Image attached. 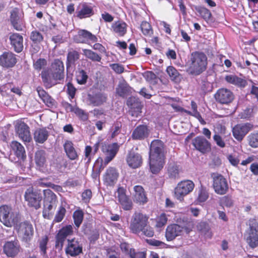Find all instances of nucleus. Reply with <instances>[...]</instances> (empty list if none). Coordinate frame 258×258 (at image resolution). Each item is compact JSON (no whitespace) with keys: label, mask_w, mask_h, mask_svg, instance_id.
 <instances>
[{"label":"nucleus","mask_w":258,"mask_h":258,"mask_svg":"<svg viewBox=\"0 0 258 258\" xmlns=\"http://www.w3.org/2000/svg\"><path fill=\"white\" fill-rule=\"evenodd\" d=\"M207 64V57L204 53L193 52L186 63V72L191 75H199L206 70Z\"/></svg>","instance_id":"7ed1b4c3"},{"label":"nucleus","mask_w":258,"mask_h":258,"mask_svg":"<svg viewBox=\"0 0 258 258\" xmlns=\"http://www.w3.org/2000/svg\"><path fill=\"white\" fill-rule=\"evenodd\" d=\"M30 39L34 43H40L43 40V37L40 32L33 31L31 32Z\"/></svg>","instance_id":"603ef678"},{"label":"nucleus","mask_w":258,"mask_h":258,"mask_svg":"<svg viewBox=\"0 0 258 258\" xmlns=\"http://www.w3.org/2000/svg\"><path fill=\"white\" fill-rule=\"evenodd\" d=\"M82 200L85 202L88 203L92 197V191L90 189L85 190L82 195Z\"/></svg>","instance_id":"774afa93"},{"label":"nucleus","mask_w":258,"mask_h":258,"mask_svg":"<svg viewBox=\"0 0 258 258\" xmlns=\"http://www.w3.org/2000/svg\"><path fill=\"white\" fill-rule=\"evenodd\" d=\"M195 187L194 183L190 180H183L178 183L175 188V198L179 201L183 200V198L191 192Z\"/></svg>","instance_id":"1a4fd4ad"},{"label":"nucleus","mask_w":258,"mask_h":258,"mask_svg":"<svg viewBox=\"0 0 258 258\" xmlns=\"http://www.w3.org/2000/svg\"><path fill=\"white\" fill-rule=\"evenodd\" d=\"M148 217L141 213H136L131 221L130 228L134 233H139L146 227Z\"/></svg>","instance_id":"9d476101"},{"label":"nucleus","mask_w":258,"mask_h":258,"mask_svg":"<svg viewBox=\"0 0 258 258\" xmlns=\"http://www.w3.org/2000/svg\"><path fill=\"white\" fill-rule=\"evenodd\" d=\"M221 205L227 207H231L233 205V201L232 198L229 196H224L220 199Z\"/></svg>","instance_id":"13d9d810"},{"label":"nucleus","mask_w":258,"mask_h":258,"mask_svg":"<svg viewBox=\"0 0 258 258\" xmlns=\"http://www.w3.org/2000/svg\"><path fill=\"white\" fill-rule=\"evenodd\" d=\"M66 213V209L63 207L62 206H60L59 208L58 211L57 212L54 220L53 222L55 223H58L61 222L62 219H63L65 214Z\"/></svg>","instance_id":"3c124183"},{"label":"nucleus","mask_w":258,"mask_h":258,"mask_svg":"<svg viewBox=\"0 0 258 258\" xmlns=\"http://www.w3.org/2000/svg\"><path fill=\"white\" fill-rule=\"evenodd\" d=\"M44 86L48 88L60 83L64 78V66L62 61L57 59L52 63L51 68L41 73Z\"/></svg>","instance_id":"f257e3e1"},{"label":"nucleus","mask_w":258,"mask_h":258,"mask_svg":"<svg viewBox=\"0 0 258 258\" xmlns=\"http://www.w3.org/2000/svg\"><path fill=\"white\" fill-rule=\"evenodd\" d=\"M98 164L99 160H98L94 166L92 173L91 175L92 177L95 180L98 178L102 167V165H100L99 167H98Z\"/></svg>","instance_id":"bf43d9fd"},{"label":"nucleus","mask_w":258,"mask_h":258,"mask_svg":"<svg viewBox=\"0 0 258 258\" xmlns=\"http://www.w3.org/2000/svg\"><path fill=\"white\" fill-rule=\"evenodd\" d=\"M109 67L117 74H121L124 72L123 66L119 63H111Z\"/></svg>","instance_id":"680f3d73"},{"label":"nucleus","mask_w":258,"mask_h":258,"mask_svg":"<svg viewBox=\"0 0 258 258\" xmlns=\"http://www.w3.org/2000/svg\"><path fill=\"white\" fill-rule=\"evenodd\" d=\"M253 125L250 123H239L232 129L233 137L238 141H241L245 135L253 128Z\"/></svg>","instance_id":"9b49d317"},{"label":"nucleus","mask_w":258,"mask_h":258,"mask_svg":"<svg viewBox=\"0 0 258 258\" xmlns=\"http://www.w3.org/2000/svg\"><path fill=\"white\" fill-rule=\"evenodd\" d=\"M129 255L131 258H146V253L144 252H136L134 249H130Z\"/></svg>","instance_id":"052dcab7"},{"label":"nucleus","mask_w":258,"mask_h":258,"mask_svg":"<svg viewBox=\"0 0 258 258\" xmlns=\"http://www.w3.org/2000/svg\"><path fill=\"white\" fill-rule=\"evenodd\" d=\"M48 136L49 133L46 128H38L34 132V139L36 143L43 144L47 140Z\"/></svg>","instance_id":"c85d7f7f"},{"label":"nucleus","mask_w":258,"mask_h":258,"mask_svg":"<svg viewBox=\"0 0 258 258\" xmlns=\"http://www.w3.org/2000/svg\"><path fill=\"white\" fill-rule=\"evenodd\" d=\"M74 40L78 43H88L90 42H97V38L90 32L82 30L74 36Z\"/></svg>","instance_id":"5701e85b"},{"label":"nucleus","mask_w":258,"mask_h":258,"mask_svg":"<svg viewBox=\"0 0 258 258\" xmlns=\"http://www.w3.org/2000/svg\"><path fill=\"white\" fill-rule=\"evenodd\" d=\"M82 252V246L75 239H68V245L66 248V253L68 255L76 256Z\"/></svg>","instance_id":"6ab92c4d"},{"label":"nucleus","mask_w":258,"mask_h":258,"mask_svg":"<svg viewBox=\"0 0 258 258\" xmlns=\"http://www.w3.org/2000/svg\"><path fill=\"white\" fill-rule=\"evenodd\" d=\"M117 199L124 210H130L133 207L132 200L126 195V190L122 187H119L117 189Z\"/></svg>","instance_id":"aec40b11"},{"label":"nucleus","mask_w":258,"mask_h":258,"mask_svg":"<svg viewBox=\"0 0 258 258\" xmlns=\"http://www.w3.org/2000/svg\"><path fill=\"white\" fill-rule=\"evenodd\" d=\"M15 131L17 135L23 142H30L31 140V136L29 130V127L25 122L18 120L15 125Z\"/></svg>","instance_id":"f8f14e48"},{"label":"nucleus","mask_w":258,"mask_h":258,"mask_svg":"<svg viewBox=\"0 0 258 258\" xmlns=\"http://www.w3.org/2000/svg\"><path fill=\"white\" fill-rule=\"evenodd\" d=\"M131 91V88L124 81L119 82L117 87L116 89V93L120 96L124 97L128 95Z\"/></svg>","instance_id":"f704fd0d"},{"label":"nucleus","mask_w":258,"mask_h":258,"mask_svg":"<svg viewBox=\"0 0 258 258\" xmlns=\"http://www.w3.org/2000/svg\"><path fill=\"white\" fill-rule=\"evenodd\" d=\"M249 225V229L245 231L244 237L249 246L254 248L258 246V221L250 219Z\"/></svg>","instance_id":"423d86ee"},{"label":"nucleus","mask_w":258,"mask_h":258,"mask_svg":"<svg viewBox=\"0 0 258 258\" xmlns=\"http://www.w3.org/2000/svg\"><path fill=\"white\" fill-rule=\"evenodd\" d=\"M248 144L253 148H258V131L250 133L247 137Z\"/></svg>","instance_id":"ea45409f"},{"label":"nucleus","mask_w":258,"mask_h":258,"mask_svg":"<svg viewBox=\"0 0 258 258\" xmlns=\"http://www.w3.org/2000/svg\"><path fill=\"white\" fill-rule=\"evenodd\" d=\"M18 234L23 241L27 242L31 239L33 234L32 225L28 222L21 223L18 228Z\"/></svg>","instance_id":"ddd939ff"},{"label":"nucleus","mask_w":258,"mask_h":258,"mask_svg":"<svg viewBox=\"0 0 258 258\" xmlns=\"http://www.w3.org/2000/svg\"><path fill=\"white\" fill-rule=\"evenodd\" d=\"M211 177L213 180V187L215 192L220 195H223L228 190V184L226 179L218 173H212Z\"/></svg>","instance_id":"6e6552de"},{"label":"nucleus","mask_w":258,"mask_h":258,"mask_svg":"<svg viewBox=\"0 0 258 258\" xmlns=\"http://www.w3.org/2000/svg\"><path fill=\"white\" fill-rule=\"evenodd\" d=\"M216 101L222 104H228L234 98L232 92L226 88H221L217 90L215 94Z\"/></svg>","instance_id":"2eb2a0df"},{"label":"nucleus","mask_w":258,"mask_h":258,"mask_svg":"<svg viewBox=\"0 0 258 258\" xmlns=\"http://www.w3.org/2000/svg\"><path fill=\"white\" fill-rule=\"evenodd\" d=\"M118 175L117 170L114 167H110L107 169L103 176L104 182L107 185L113 186L117 182Z\"/></svg>","instance_id":"a878e982"},{"label":"nucleus","mask_w":258,"mask_h":258,"mask_svg":"<svg viewBox=\"0 0 258 258\" xmlns=\"http://www.w3.org/2000/svg\"><path fill=\"white\" fill-rule=\"evenodd\" d=\"M48 241V238L47 236H43L39 241V247L43 254L46 253L47 244Z\"/></svg>","instance_id":"6e6d98bb"},{"label":"nucleus","mask_w":258,"mask_h":258,"mask_svg":"<svg viewBox=\"0 0 258 258\" xmlns=\"http://www.w3.org/2000/svg\"><path fill=\"white\" fill-rule=\"evenodd\" d=\"M4 252L9 257H14L20 251V245L18 240L7 241L4 245Z\"/></svg>","instance_id":"412c9836"},{"label":"nucleus","mask_w":258,"mask_h":258,"mask_svg":"<svg viewBox=\"0 0 258 258\" xmlns=\"http://www.w3.org/2000/svg\"><path fill=\"white\" fill-rule=\"evenodd\" d=\"M208 192L206 190L202 189L199 195L198 201L200 202H204L208 199Z\"/></svg>","instance_id":"69168bd1"},{"label":"nucleus","mask_w":258,"mask_h":258,"mask_svg":"<svg viewBox=\"0 0 258 258\" xmlns=\"http://www.w3.org/2000/svg\"><path fill=\"white\" fill-rule=\"evenodd\" d=\"M142 33L145 36H151L153 34V31L150 24L147 22H143L141 25Z\"/></svg>","instance_id":"8fccbe9b"},{"label":"nucleus","mask_w":258,"mask_h":258,"mask_svg":"<svg viewBox=\"0 0 258 258\" xmlns=\"http://www.w3.org/2000/svg\"><path fill=\"white\" fill-rule=\"evenodd\" d=\"M11 147L15 155L19 159H23L26 157V153L24 147L19 142L13 141Z\"/></svg>","instance_id":"473e14b6"},{"label":"nucleus","mask_w":258,"mask_h":258,"mask_svg":"<svg viewBox=\"0 0 258 258\" xmlns=\"http://www.w3.org/2000/svg\"><path fill=\"white\" fill-rule=\"evenodd\" d=\"M191 106L192 109V111H189L188 110H184V112L188 114L192 115L198 118L200 121L202 120V116L200 113L197 110V105L195 102L192 101L191 102Z\"/></svg>","instance_id":"de8ad7c7"},{"label":"nucleus","mask_w":258,"mask_h":258,"mask_svg":"<svg viewBox=\"0 0 258 258\" xmlns=\"http://www.w3.org/2000/svg\"><path fill=\"white\" fill-rule=\"evenodd\" d=\"M168 171L171 177L175 178L178 175V167L174 164H171L169 165Z\"/></svg>","instance_id":"5fc2aeb1"},{"label":"nucleus","mask_w":258,"mask_h":258,"mask_svg":"<svg viewBox=\"0 0 258 258\" xmlns=\"http://www.w3.org/2000/svg\"><path fill=\"white\" fill-rule=\"evenodd\" d=\"M213 139L218 146L221 148H224L225 147V143L220 135L215 134L213 137Z\"/></svg>","instance_id":"0e129e2a"},{"label":"nucleus","mask_w":258,"mask_h":258,"mask_svg":"<svg viewBox=\"0 0 258 258\" xmlns=\"http://www.w3.org/2000/svg\"><path fill=\"white\" fill-rule=\"evenodd\" d=\"M36 90L39 97L47 106L51 107L54 105V100L41 87H37Z\"/></svg>","instance_id":"2f4dec72"},{"label":"nucleus","mask_w":258,"mask_h":258,"mask_svg":"<svg viewBox=\"0 0 258 258\" xmlns=\"http://www.w3.org/2000/svg\"><path fill=\"white\" fill-rule=\"evenodd\" d=\"M63 147L67 155L71 160H75L78 158V154L72 142L67 141L63 145Z\"/></svg>","instance_id":"7c9ffc66"},{"label":"nucleus","mask_w":258,"mask_h":258,"mask_svg":"<svg viewBox=\"0 0 258 258\" xmlns=\"http://www.w3.org/2000/svg\"><path fill=\"white\" fill-rule=\"evenodd\" d=\"M127 165L133 169L140 167L143 162L141 155L133 151H131L127 154L126 157Z\"/></svg>","instance_id":"4be33fe9"},{"label":"nucleus","mask_w":258,"mask_h":258,"mask_svg":"<svg viewBox=\"0 0 258 258\" xmlns=\"http://www.w3.org/2000/svg\"><path fill=\"white\" fill-rule=\"evenodd\" d=\"M192 228V223L189 221H186L181 224L169 225L166 228V238L168 241H171L176 237L183 235L184 233H189Z\"/></svg>","instance_id":"20e7f679"},{"label":"nucleus","mask_w":258,"mask_h":258,"mask_svg":"<svg viewBox=\"0 0 258 258\" xmlns=\"http://www.w3.org/2000/svg\"><path fill=\"white\" fill-rule=\"evenodd\" d=\"M225 79L228 83L240 87H244L246 85V80L235 75H227L225 77Z\"/></svg>","instance_id":"72a5a7b5"},{"label":"nucleus","mask_w":258,"mask_h":258,"mask_svg":"<svg viewBox=\"0 0 258 258\" xmlns=\"http://www.w3.org/2000/svg\"><path fill=\"white\" fill-rule=\"evenodd\" d=\"M192 144L195 149L203 154L210 151V143L203 136H198L192 141Z\"/></svg>","instance_id":"dca6fc26"},{"label":"nucleus","mask_w":258,"mask_h":258,"mask_svg":"<svg viewBox=\"0 0 258 258\" xmlns=\"http://www.w3.org/2000/svg\"><path fill=\"white\" fill-rule=\"evenodd\" d=\"M119 149L118 145L115 143L102 147V151L105 154L104 159L105 164H107L115 156Z\"/></svg>","instance_id":"b1692460"},{"label":"nucleus","mask_w":258,"mask_h":258,"mask_svg":"<svg viewBox=\"0 0 258 258\" xmlns=\"http://www.w3.org/2000/svg\"><path fill=\"white\" fill-rule=\"evenodd\" d=\"M56 204L43 203V216L44 218L50 219L51 218Z\"/></svg>","instance_id":"4c0bfd02"},{"label":"nucleus","mask_w":258,"mask_h":258,"mask_svg":"<svg viewBox=\"0 0 258 258\" xmlns=\"http://www.w3.org/2000/svg\"><path fill=\"white\" fill-rule=\"evenodd\" d=\"M88 78V75L85 71L81 70L77 72L76 80L78 84L81 85L85 84L87 82Z\"/></svg>","instance_id":"49530a36"},{"label":"nucleus","mask_w":258,"mask_h":258,"mask_svg":"<svg viewBox=\"0 0 258 258\" xmlns=\"http://www.w3.org/2000/svg\"><path fill=\"white\" fill-rule=\"evenodd\" d=\"M166 72L171 80L177 81L179 79V74L178 71L172 66L168 67Z\"/></svg>","instance_id":"09e8293b"},{"label":"nucleus","mask_w":258,"mask_h":258,"mask_svg":"<svg viewBox=\"0 0 258 258\" xmlns=\"http://www.w3.org/2000/svg\"><path fill=\"white\" fill-rule=\"evenodd\" d=\"M44 199L43 203H49L56 204V196L49 189H46L43 190Z\"/></svg>","instance_id":"e433bc0d"},{"label":"nucleus","mask_w":258,"mask_h":258,"mask_svg":"<svg viewBox=\"0 0 258 258\" xmlns=\"http://www.w3.org/2000/svg\"><path fill=\"white\" fill-rule=\"evenodd\" d=\"M89 103L94 106L102 104L106 100V96L102 93L96 94L94 95H88Z\"/></svg>","instance_id":"c756f323"},{"label":"nucleus","mask_w":258,"mask_h":258,"mask_svg":"<svg viewBox=\"0 0 258 258\" xmlns=\"http://www.w3.org/2000/svg\"><path fill=\"white\" fill-rule=\"evenodd\" d=\"M17 62L16 55L12 52H5L0 55V65L3 68H13Z\"/></svg>","instance_id":"a211bd4d"},{"label":"nucleus","mask_w":258,"mask_h":258,"mask_svg":"<svg viewBox=\"0 0 258 258\" xmlns=\"http://www.w3.org/2000/svg\"><path fill=\"white\" fill-rule=\"evenodd\" d=\"M149 130L145 125L138 126L132 134V138L134 140H143L148 137Z\"/></svg>","instance_id":"cd10ccee"},{"label":"nucleus","mask_w":258,"mask_h":258,"mask_svg":"<svg viewBox=\"0 0 258 258\" xmlns=\"http://www.w3.org/2000/svg\"><path fill=\"white\" fill-rule=\"evenodd\" d=\"M198 230L202 233L204 234L207 237L211 238L212 234L210 231V227L207 223L205 222L200 223L198 226Z\"/></svg>","instance_id":"a18cd8bd"},{"label":"nucleus","mask_w":258,"mask_h":258,"mask_svg":"<svg viewBox=\"0 0 258 258\" xmlns=\"http://www.w3.org/2000/svg\"><path fill=\"white\" fill-rule=\"evenodd\" d=\"M19 220L18 211L11 207L4 205L0 207V221L7 227H12Z\"/></svg>","instance_id":"39448f33"},{"label":"nucleus","mask_w":258,"mask_h":258,"mask_svg":"<svg viewBox=\"0 0 258 258\" xmlns=\"http://www.w3.org/2000/svg\"><path fill=\"white\" fill-rule=\"evenodd\" d=\"M24 197L30 207H32L36 210H38L41 207L42 197L40 189H35L32 187H29L26 190Z\"/></svg>","instance_id":"0eeeda50"},{"label":"nucleus","mask_w":258,"mask_h":258,"mask_svg":"<svg viewBox=\"0 0 258 258\" xmlns=\"http://www.w3.org/2000/svg\"><path fill=\"white\" fill-rule=\"evenodd\" d=\"M79 53L77 51L75 50L69 51L67 55V68L74 64L76 61L79 59Z\"/></svg>","instance_id":"79ce46f5"},{"label":"nucleus","mask_w":258,"mask_h":258,"mask_svg":"<svg viewBox=\"0 0 258 258\" xmlns=\"http://www.w3.org/2000/svg\"><path fill=\"white\" fill-rule=\"evenodd\" d=\"M11 23L16 30L22 31L24 27L23 20L20 17H11Z\"/></svg>","instance_id":"c03bdc74"},{"label":"nucleus","mask_w":258,"mask_h":258,"mask_svg":"<svg viewBox=\"0 0 258 258\" xmlns=\"http://www.w3.org/2000/svg\"><path fill=\"white\" fill-rule=\"evenodd\" d=\"M121 125L119 124H115L110 130L111 138H114L120 132Z\"/></svg>","instance_id":"e2e57ef3"},{"label":"nucleus","mask_w":258,"mask_h":258,"mask_svg":"<svg viewBox=\"0 0 258 258\" xmlns=\"http://www.w3.org/2000/svg\"><path fill=\"white\" fill-rule=\"evenodd\" d=\"M84 218L83 212L81 210H76L74 212L73 219L75 226L79 228L82 223Z\"/></svg>","instance_id":"37998d69"},{"label":"nucleus","mask_w":258,"mask_h":258,"mask_svg":"<svg viewBox=\"0 0 258 258\" xmlns=\"http://www.w3.org/2000/svg\"><path fill=\"white\" fill-rule=\"evenodd\" d=\"M78 11L80 15H94L92 6L86 3L80 4L78 6Z\"/></svg>","instance_id":"58836bf2"},{"label":"nucleus","mask_w":258,"mask_h":258,"mask_svg":"<svg viewBox=\"0 0 258 258\" xmlns=\"http://www.w3.org/2000/svg\"><path fill=\"white\" fill-rule=\"evenodd\" d=\"M74 112L82 120L85 121L88 119V114L82 109L76 106Z\"/></svg>","instance_id":"4d7b16f0"},{"label":"nucleus","mask_w":258,"mask_h":258,"mask_svg":"<svg viewBox=\"0 0 258 258\" xmlns=\"http://www.w3.org/2000/svg\"><path fill=\"white\" fill-rule=\"evenodd\" d=\"M132 193L133 200L140 205H144L148 201L146 194L143 187L141 185H136L133 188Z\"/></svg>","instance_id":"393cba45"},{"label":"nucleus","mask_w":258,"mask_h":258,"mask_svg":"<svg viewBox=\"0 0 258 258\" xmlns=\"http://www.w3.org/2000/svg\"><path fill=\"white\" fill-rule=\"evenodd\" d=\"M73 228L71 225H67L61 228L56 236L55 247L61 249L66 238L72 235Z\"/></svg>","instance_id":"4468645a"},{"label":"nucleus","mask_w":258,"mask_h":258,"mask_svg":"<svg viewBox=\"0 0 258 258\" xmlns=\"http://www.w3.org/2000/svg\"><path fill=\"white\" fill-rule=\"evenodd\" d=\"M11 44L14 50L17 52H20L23 49V38L18 33H12L10 35Z\"/></svg>","instance_id":"bb28decb"},{"label":"nucleus","mask_w":258,"mask_h":258,"mask_svg":"<svg viewBox=\"0 0 258 258\" xmlns=\"http://www.w3.org/2000/svg\"><path fill=\"white\" fill-rule=\"evenodd\" d=\"M168 218L165 213L162 214L157 219L156 226L157 228L163 227L167 222Z\"/></svg>","instance_id":"864d4df0"},{"label":"nucleus","mask_w":258,"mask_h":258,"mask_svg":"<svg viewBox=\"0 0 258 258\" xmlns=\"http://www.w3.org/2000/svg\"><path fill=\"white\" fill-rule=\"evenodd\" d=\"M113 31L120 36H123L126 32V24L122 21H118L112 25Z\"/></svg>","instance_id":"c9c22d12"},{"label":"nucleus","mask_w":258,"mask_h":258,"mask_svg":"<svg viewBox=\"0 0 258 258\" xmlns=\"http://www.w3.org/2000/svg\"><path fill=\"white\" fill-rule=\"evenodd\" d=\"M92 147L90 146H87L85 149V159H87V162H89L93 156Z\"/></svg>","instance_id":"338daca9"},{"label":"nucleus","mask_w":258,"mask_h":258,"mask_svg":"<svg viewBox=\"0 0 258 258\" xmlns=\"http://www.w3.org/2000/svg\"><path fill=\"white\" fill-rule=\"evenodd\" d=\"M35 162L36 168L42 172L48 171L46 153L43 150H38L35 153Z\"/></svg>","instance_id":"f3484780"},{"label":"nucleus","mask_w":258,"mask_h":258,"mask_svg":"<svg viewBox=\"0 0 258 258\" xmlns=\"http://www.w3.org/2000/svg\"><path fill=\"white\" fill-rule=\"evenodd\" d=\"M83 54L87 58L90 59L93 61L100 62L101 57L96 52L90 49H83Z\"/></svg>","instance_id":"a19ab883"},{"label":"nucleus","mask_w":258,"mask_h":258,"mask_svg":"<svg viewBox=\"0 0 258 258\" xmlns=\"http://www.w3.org/2000/svg\"><path fill=\"white\" fill-rule=\"evenodd\" d=\"M164 144L159 140L152 142L150 151V167L153 174H156L163 168L164 164Z\"/></svg>","instance_id":"f03ea898"}]
</instances>
